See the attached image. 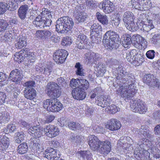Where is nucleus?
I'll use <instances>...</instances> for the list:
<instances>
[{
	"instance_id": "18",
	"label": "nucleus",
	"mask_w": 160,
	"mask_h": 160,
	"mask_svg": "<svg viewBox=\"0 0 160 160\" xmlns=\"http://www.w3.org/2000/svg\"><path fill=\"white\" fill-rule=\"evenodd\" d=\"M59 130L56 126L51 125L46 126L44 128V132L48 137L52 138L56 137L59 134Z\"/></svg>"
},
{
	"instance_id": "48",
	"label": "nucleus",
	"mask_w": 160,
	"mask_h": 160,
	"mask_svg": "<svg viewBox=\"0 0 160 160\" xmlns=\"http://www.w3.org/2000/svg\"><path fill=\"white\" fill-rule=\"evenodd\" d=\"M78 153L83 158H88L89 156H91V154L90 153L89 151H80L78 152Z\"/></svg>"
},
{
	"instance_id": "52",
	"label": "nucleus",
	"mask_w": 160,
	"mask_h": 160,
	"mask_svg": "<svg viewBox=\"0 0 160 160\" xmlns=\"http://www.w3.org/2000/svg\"><path fill=\"white\" fill-rule=\"evenodd\" d=\"M8 76L5 73L0 72V82H2V85H4L6 83Z\"/></svg>"
},
{
	"instance_id": "3",
	"label": "nucleus",
	"mask_w": 160,
	"mask_h": 160,
	"mask_svg": "<svg viewBox=\"0 0 160 160\" xmlns=\"http://www.w3.org/2000/svg\"><path fill=\"white\" fill-rule=\"evenodd\" d=\"M102 42L110 50L117 49L121 42L118 34L112 30L107 31L103 35Z\"/></svg>"
},
{
	"instance_id": "50",
	"label": "nucleus",
	"mask_w": 160,
	"mask_h": 160,
	"mask_svg": "<svg viewBox=\"0 0 160 160\" xmlns=\"http://www.w3.org/2000/svg\"><path fill=\"white\" fill-rule=\"evenodd\" d=\"M9 8L4 3L0 2V15L4 14L7 10H9Z\"/></svg>"
},
{
	"instance_id": "28",
	"label": "nucleus",
	"mask_w": 160,
	"mask_h": 160,
	"mask_svg": "<svg viewBox=\"0 0 160 160\" xmlns=\"http://www.w3.org/2000/svg\"><path fill=\"white\" fill-rule=\"evenodd\" d=\"M28 50V48H24L19 52H16L14 55V60L18 62V63H21L25 59V57L24 56V52H27Z\"/></svg>"
},
{
	"instance_id": "38",
	"label": "nucleus",
	"mask_w": 160,
	"mask_h": 160,
	"mask_svg": "<svg viewBox=\"0 0 160 160\" xmlns=\"http://www.w3.org/2000/svg\"><path fill=\"white\" fill-rule=\"evenodd\" d=\"M9 28V24L6 20L0 19V32L8 30Z\"/></svg>"
},
{
	"instance_id": "37",
	"label": "nucleus",
	"mask_w": 160,
	"mask_h": 160,
	"mask_svg": "<svg viewBox=\"0 0 160 160\" xmlns=\"http://www.w3.org/2000/svg\"><path fill=\"white\" fill-rule=\"evenodd\" d=\"M75 67L77 68L76 74L80 76H84V69H83L82 66L79 62H77L75 66Z\"/></svg>"
},
{
	"instance_id": "2",
	"label": "nucleus",
	"mask_w": 160,
	"mask_h": 160,
	"mask_svg": "<svg viewBox=\"0 0 160 160\" xmlns=\"http://www.w3.org/2000/svg\"><path fill=\"white\" fill-rule=\"evenodd\" d=\"M28 131L31 134H34V137L31 138L29 141L30 148L33 150L43 149L40 143V138L43 132H44V128L38 126H34L31 127Z\"/></svg>"
},
{
	"instance_id": "51",
	"label": "nucleus",
	"mask_w": 160,
	"mask_h": 160,
	"mask_svg": "<svg viewBox=\"0 0 160 160\" xmlns=\"http://www.w3.org/2000/svg\"><path fill=\"white\" fill-rule=\"evenodd\" d=\"M49 151H45L46 152H49L50 156L51 158H52L55 159L56 158H59L60 157V155L59 151H51V152H48Z\"/></svg>"
},
{
	"instance_id": "19",
	"label": "nucleus",
	"mask_w": 160,
	"mask_h": 160,
	"mask_svg": "<svg viewBox=\"0 0 160 160\" xmlns=\"http://www.w3.org/2000/svg\"><path fill=\"white\" fill-rule=\"evenodd\" d=\"M98 6L100 9H103V12L106 13H111L114 9L113 3L109 0L102 2Z\"/></svg>"
},
{
	"instance_id": "27",
	"label": "nucleus",
	"mask_w": 160,
	"mask_h": 160,
	"mask_svg": "<svg viewBox=\"0 0 160 160\" xmlns=\"http://www.w3.org/2000/svg\"><path fill=\"white\" fill-rule=\"evenodd\" d=\"M25 98L30 100H33L36 97V91L34 88H25L24 91Z\"/></svg>"
},
{
	"instance_id": "55",
	"label": "nucleus",
	"mask_w": 160,
	"mask_h": 160,
	"mask_svg": "<svg viewBox=\"0 0 160 160\" xmlns=\"http://www.w3.org/2000/svg\"><path fill=\"white\" fill-rule=\"evenodd\" d=\"M17 129V126L15 124L13 123L8 125L7 126V130L10 132H15Z\"/></svg>"
},
{
	"instance_id": "33",
	"label": "nucleus",
	"mask_w": 160,
	"mask_h": 160,
	"mask_svg": "<svg viewBox=\"0 0 160 160\" xmlns=\"http://www.w3.org/2000/svg\"><path fill=\"white\" fill-rule=\"evenodd\" d=\"M99 146L98 149L100 150H111V145L110 142L108 140L104 142H100Z\"/></svg>"
},
{
	"instance_id": "1",
	"label": "nucleus",
	"mask_w": 160,
	"mask_h": 160,
	"mask_svg": "<svg viewBox=\"0 0 160 160\" xmlns=\"http://www.w3.org/2000/svg\"><path fill=\"white\" fill-rule=\"evenodd\" d=\"M120 66L116 68L118 75L117 78L120 80V83H123L122 87L124 88L121 90V96L127 101L132 99L137 92V83L133 75L124 72Z\"/></svg>"
},
{
	"instance_id": "16",
	"label": "nucleus",
	"mask_w": 160,
	"mask_h": 160,
	"mask_svg": "<svg viewBox=\"0 0 160 160\" xmlns=\"http://www.w3.org/2000/svg\"><path fill=\"white\" fill-rule=\"evenodd\" d=\"M23 76L22 71L20 69L16 68L10 73L9 78L17 84H19Z\"/></svg>"
},
{
	"instance_id": "29",
	"label": "nucleus",
	"mask_w": 160,
	"mask_h": 160,
	"mask_svg": "<svg viewBox=\"0 0 160 160\" xmlns=\"http://www.w3.org/2000/svg\"><path fill=\"white\" fill-rule=\"evenodd\" d=\"M91 35H92L94 32L96 33V36L98 34H102V26L98 23H95L91 26L90 27Z\"/></svg>"
},
{
	"instance_id": "46",
	"label": "nucleus",
	"mask_w": 160,
	"mask_h": 160,
	"mask_svg": "<svg viewBox=\"0 0 160 160\" xmlns=\"http://www.w3.org/2000/svg\"><path fill=\"white\" fill-rule=\"evenodd\" d=\"M29 50L28 48L27 52H24L25 59H28L30 60V62H33V61H31V60H34L35 58L33 52H29Z\"/></svg>"
},
{
	"instance_id": "61",
	"label": "nucleus",
	"mask_w": 160,
	"mask_h": 160,
	"mask_svg": "<svg viewBox=\"0 0 160 160\" xmlns=\"http://www.w3.org/2000/svg\"><path fill=\"white\" fill-rule=\"evenodd\" d=\"M6 97V95L4 92H0V102L2 104L5 103Z\"/></svg>"
},
{
	"instance_id": "36",
	"label": "nucleus",
	"mask_w": 160,
	"mask_h": 160,
	"mask_svg": "<svg viewBox=\"0 0 160 160\" xmlns=\"http://www.w3.org/2000/svg\"><path fill=\"white\" fill-rule=\"evenodd\" d=\"M26 39L22 36H21L19 38L18 41L15 45L16 48H21L27 45Z\"/></svg>"
},
{
	"instance_id": "49",
	"label": "nucleus",
	"mask_w": 160,
	"mask_h": 160,
	"mask_svg": "<svg viewBox=\"0 0 160 160\" xmlns=\"http://www.w3.org/2000/svg\"><path fill=\"white\" fill-rule=\"evenodd\" d=\"M108 108L112 114L115 113L120 110L119 108L116 105L114 104L108 106Z\"/></svg>"
},
{
	"instance_id": "10",
	"label": "nucleus",
	"mask_w": 160,
	"mask_h": 160,
	"mask_svg": "<svg viewBox=\"0 0 160 160\" xmlns=\"http://www.w3.org/2000/svg\"><path fill=\"white\" fill-rule=\"evenodd\" d=\"M133 8L140 10L145 11L151 6L150 0H131Z\"/></svg>"
},
{
	"instance_id": "26",
	"label": "nucleus",
	"mask_w": 160,
	"mask_h": 160,
	"mask_svg": "<svg viewBox=\"0 0 160 160\" xmlns=\"http://www.w3.org/2000/svg\"><path fill=\"white\" fill-rule=\"evenodd\" d=\"M28 9V5L26 4L21 6L18 9V14L22 21L26 18Z\"/></svg>"
},
{
	"instance_id": "35",
	"label": "nucleus",
	"mask_w": 160,
	"mask_h": 160,
	"mask_svg": "<svg viewBox=\"0 0 160 160\" xmlns=\"http://www.w3.org/2000/svg\"><path fill=\"white\" fill-rule=\"evenodd\" d=\"M25 135L23 132H17L15 134V142L20 143L24 140Z\"/></svg>"
},
{
	"instance_id": "44",
	"label": "nucleus",
	"mask_w": 160,
	"mask_h": 160,
	"mask_svg": "<svg viewBox=\"0 0 160 160\" xmlns=\"http://www.w3.org/2000/svg\"><path fill=\"white\" fill-rule=\"evenodd\" d=\"M132 44V37L129 35H126L124 37L123 41H122V44L125 47V45H130Z\"/></svg>"
},
{
	"instance_id": "24",
	"label": "nucleus",
	"mask_w": 160,
	"mask_h": 160,
	"mask_svg": "<svg viewBox=\"0 0 160 160\" xmlns=\"http://www.w3.org/2000/svg\"><path fill=\"white\" fill-rule=\"evenodd\" d=\"M135 157L139 160H150V153L148 151H134Z\"/></svg>"
},
{
	"instance_id": "30",
	"label": "nucleus",
	"mask_w": 160,
	"mask_h": 160,
	"mask_svg": "<svg viewBox=\"0 0 160 160\" xmlns=\"http://www.w3.org/2000/svg\"><path fill=\"white\" fill-rule=\"evenodd\" d=\"M36 11L37 14L38 15V16H40L41 18L43 17H45V19L46 20L49 19V20H51L52 16L51 12L47 8H43L42 9L41 12H40L39 10L38 9L36 10Z\"/></svg>"
},
{
	"instance_id": "57",
	"label": "nucleus",
	"mask_w": 160,
	"mask_h": 160,
	"mask_svg": "<svg viewBox=\"0 0 160 160\" xmlns=\"http://www.w3.org/2000/svg\"><path fill=\"white\" fill-rule=\"evenodd\" d=\"M86 36L83 34H81L78 35L77 37L78 41L82 42H86L87 41Z\"/></svg>"
},
{
	"instance_id": "25",
	"label": "nucleus",
	"mask_w": 160,
	"mask_h": 160,
	"mask_svg": "<svg viewBox=\"0 0 160 160\" xmlns=\"http://www.w3.org/2000/svg\"><path fill=\"white\" fill-rule=\"evenodd\" d=\"M121 126V125L120 122L115 118L111 119L109 123L106 125V128L112 131L119 129Z\"/></svg>"
},
{
	"instance_id": "21",
	"label": "nucleus",
	"mask_w": 160,
	"mask_h": 160,
	"mask_svg": "<svg viewBox=\"0 0 160 160\" xmlns=\"http://www.w3.org/2000/svg\"><path fill=\"white\" fill-rule=\"evenodd\" d=\"M72 94L74 98L79 100L84 99L86 95L85 90L80 87L74 88L72 91Z\"/></svg>"
},
{
	"instance_id": "17",
	"label": "nucleus",
	"mask_w": 160,
	"mask_h": 160,
	"mask_svg": "<svg viewBox=\"0 0 160 160\" xmlns=\"http://www.w3.org/2000/svg\"><path fill=\"white\" fill-rule=\"evenodd\" d=\"M52 22L51 20L45 19V17L38 16L32 22L33 24L37 27L40 28H44L47 26H49L51 25Z\"/></svg>"
},
{
	"instance_id": "11",
	"label": "nucleus",
	"mask_w": 160,
	"mask_h": 160,
	"mask_svg": "<svg viewBox=\"0 0 160 160\" xmlns=\"http://www.w3.org/2000/svg\"><path fill=\"white\" fill-rule=\"evenodd\" d=\"M147 42L140 35L135 34L132 37V44L136 48L139 49L146 47Z\"/></svg>"
},
{
	"instance_id": "4",
	"label": "nucleus",
	"mask_w": 160,
	"mask_h": 160,
	"mask_svg": "<svg viewBox=\"0 0 160 160\" xmlns=\"http://www.w3.org/2000/svg\"><path fill=\"white\" fill-rule=\"evenodd\" d=\"M74 22L72 19L65 16L58 19L56 22V31L61 33H67L72 28Z\"/></svg>"
},
{
	"instance_id": "63",
	"label": "nucleus",
	"mask_w": 160,
	"mask_h": 160,
	"mask_svg": "<svg viewBox=\"0 0 160 160\" xmlns=\"http://www.w3.org/2000/svg\"><path fill=\"white\" fill-rule=\"evenodd\" d=\"M120 18H119V17L118 18L116 17V18H115L111 20V22L112 24H114L115 26H118L120 23Z\"/></svg>"
},
{
	"instance_id": "40",
	"label": "nucleus",
	"mask_w": 160,
	"mask_h": 160,
	"mask_svg": "<svg viewBox=\"0 0 160 160\" xmlns=\"http://www.w3.org/2000/svg\"><path fill=\"white\" fill-rule=\"evenodd\" d=\"M3 2L9 8V11H13L16 9V7L13 0H5L4 2Z\"/></svg>"
},
{
	"instance_id": "64",
	"label": "nucleus",
	"mask_w": 160,
	"mask_h": 160,
	"mask_svg": "<svg viewBox=\"0 0 160 160\" xmlns=\"http://www.w3.org/2000/svg\"><path fill=\"white\" fill-rule=\"evenodd\" d=\"M76 43L78 48L81 49L85 48V45L86 44V42H82L77 41Z\"/></svg>"
},
{
	"instance_id": "8",
	"label": "nucleus",
	"mask_w": 160,
	"mask_h": 160,
	"mask_svg": "<svg viewBox=\"0 0 160 160\" xmlns=\"http://www.w3.org/2000/svg\"><path fill=\"white\" fill-rule=\"evenodd\" d=\"M124 24L127 29L132 32L137 30V27L134 22L133 15L130 11H127L123 15Z\"/></svg>"
},
{
	"instance_id": "32",
	"label": "nucleus",
	"mask_w": 160,
	"mask_h": 160,
	"mask_svg": "<svg viewBox=\"0 0 160 160\" xmlns=\"http://www.w3.org/2000/svg\"><path fill=\"white\" fill-rule=\"evenodd\" d=\"M52 31L48 30H38L37 32V34L42 40H45L48 39L52 35Z\"/></svg>"
},
{
	"instance_id": "14",
	"label": "nucleus",
	"mask_w": 160,
	"mask_h": 160,
	"mask_svg": "<svg viewBox=\"0 0 160 160\" xmlns=\"http://www.w3.org/2000/svg\"><path fill=\"white\" fill-rule=\"evenodd\" d=\"M68 55V52L64 49L59 50L54 53V60L58 64L64 62Z\"/></svg>"
},
{
	"instance_id": "23",
	"label": "nucleus",
	"mask_w": 160,
	"mask_h": 160,
	"mask_svg": "<svg viewBox=\"0 0 160 160\" xmlns=\"http://www.w3.org/2000/svg\"><path fill=\"white\" fill-rule=\"evenodd\" d=\"M88 143L91 149L98 150L100 141L97 137L94 135H91L89 136Z\"/></svg>"
},
{
	"instance_id": "60",
	"label": "nucleus",
	"mask_w": 160,
	"mask_h": 160,
	"mask_svg": "<svg viewBox=\"0 0 160 160\" xmlns=\"http://www.w3.org/2000/svg\"><path fill=\"white\" fill-rule=\"evenodd\" d=\"M103 104V108L106 107L108 104H110L112 100L108 98L105 99H103L102 100Z\"/></svg>"
},
{
	"instance_id": "43",
	"label": "nucleus",
	"mask_w": 160,
	"mask_h": 160,
	"mask_svg": "<svg viewBox=\"0 0 160 160\" xmlns=\"http://www.w3.org/2000/svg\"><path fill=\"white\" fill-rule=\"evenodd\" d=\"M68 126L69 128L72 130H78L81 127L80 124L79 123L72 122H68Z\"/></svg>"
},
{
	"instance_id": "54",
	"label": "nucleus",
	"mask_w": 160,
	"mask_h": 160,
	"mask_svg": "<svg viewBox=\"0 0 160 160\" xmlns=\"http://www.w3.org/2000/svg\"><path fill=\"white\" fill-rule=\"evenodd\" d=\"M35 85V82L31 80L26 82L24 83L23 86L26 87V88H33L32 87H34Z\"/></svg>"
},
{
	"instance_id": "62",
	"label": "nucleus",
	"mask_w": 160,
	"mask_h": 160,
	"mask_svg": "<svg viewBox=\"0 0 160 160\" xmlns=\"http://www.w3.org/2000/svg\"><path fill=\"white\" fill-rule=\"evenodd\" d=\"M95 131L97 133H104L105 132V129L101 126H97L95 129Z\"/></svg>"
},
{
	"instance_id": "53",
	"label": "nucleus",
	"mask_w": 160,
	"mask_h": 160,
	"mask_svg": "<svg viewBox=\"0 0 160 160\" xmlns=\"http://www.w3.org/2000/svg\"><path fill=\"white\" fill-rule=\"evenodd\" d=\"M155 53L154 50H150L147 52L146 55L148 59H152L155 57Z\"/></svg>"
},
{
	"instance_id": "41",
	"label": "nucleus",
	"mask_w": 160,
	"mask_h": 160,
	"mask_svg": "<svg viewBox=\"0 0 160 160\" xmlns=\"http://www.w3.org/2000/svg\"><path fill=\"white\" fill-rule=\"evenodd\" d=\"M81 79H72L70 81V86L73 88L80 87Z\"/></svg>"
},
{
	"instance_id": "22",
	"label": "nucleus",
	"mask_w": 160,
	"mask_h": 160,
	"mask_svg": "<svg viewBox=\"0 0 160 160\" xmlns=\"http://www.w3.org/2000/svg\"><path fill=\"white\" fill-rule=\"evenodd\" d=\"M79 8L77 7L75 8L74 11V15L75 17L76 22L78 23H82L84 22L88 18V16L86 13L82 12L78 10V8Z\"/></svg>"
},
{
	"instance_id": "13",
	"label": "nucleus",
	"mask_w": 160,
	"mask_h": 160,
	"mask_svg": "<svg viewBox=\"0 0 160 160\" xmlns=\"http://www.w3.org/2000/svg\"><path fill=\"white\" fill-rule=\"evenodd\" d=\"M142 79L144 83L149 87H154L159 85L158 79L152 74H145L142 77Z\"/></svg>"
},
{
	"instance_id": "58",
	"label": "nucleus",
	"mask_w": 160,
	"mask_h": 160,
	"mask_svg": "<svg viewBox=\"0 0 160 160\" xmlns=\"http://www.w3.org/2000/svg\"><path fill=\"white\" fill-rule=\"evenodd\" d=\"M84 141V137L81 136H77L76 137L75 142L78 143H83Z\"/></svg>"
},
{
	"instance_id": "45",
	"label": "nucleus",
	"mask_w": 160,
	"mask_h": 160,
	"mask_svg": "<svg viewBox=\"0 0 160 160\" xmlns=\"http://www.w3.org/2000/svg\"><path fill=\"white\" fill-rule=\"evenodd\" d=\"M72 43L71 38L70 37H65L63 38L61 44L64 46H69Z\"/></svg>"
},
{
	"instance_id": "47",
	"label": "nucleus",
	"mask_w": 160,
	"mask_h": 160,
	"mask_svg": "<svg viewBox=\"0 0 160 160\" xmlns=\"http://www.w3.org/2000/svg\"><path fill=\"white\" fill-rule=\"evenodd\" d=\"M89 83L88 81L84 79H81L80 87L83 90H87L89 87Z\"/></svg>"
},
{
	"instance_id": "12",
	"label": "nucleus",
	"mask_w": 160,
	"mask_h": 160,
	"mask_svg": "<svg viewBox=\"0 0 160 160\" xmlns=\"http://www.w3.org/2000/svg\"><path fill=\"white\" fill-rule=\"evenodd\" d=\"M84 56L86 62L88 64L95 63L102 58L101 55L90 50L85 53Z\"/></svg>"
},
{
	"instance_id": "34",
	"label": "nucleus",
	"mask_w": 160,
	"mask_h": 160,
	"mask_svg": "<svg viewBox=\"0 0 160 160\" xmlns=\"http://www.w3.org/2000/svg\"><path fill=\"white\" fill-rule=\"evenodd\" d=\"M10 116L6 112H4L0 113V122L4 123H8L10 120Z\"/></svg>"
},
{
	"instance_id": "59",
	"label": "nucleus",
	"mask_w": 160,
	"mask_h": 160,
	"mask_svg": "<svg viewBox=\"0 0 160 160\" xmlns=\"http://www.w3.org/2000/svg\"><path fill=\"white\" fill-rule=\"evenodd\" d=\"M99 37H97V38L96 37L95 34H94V35L93 34H92V35H91L92 41L93 42L98 43L101 41V36L100 35V34H99Z\"/></svg>"
},
{
	"instance_id": "9",
	"label": "nucleus",
	"mask_w": 160,
	"mask_h": 160,
	"mask_svg": "<svg viewBox=\"0 0 160 160\" xmlns=\"http://www.w3.org/2000/svg\"><path fill=\"white\" fill-rule=\"evenodd\" d=\"M130 102L131 109L133 112L143 114L147 110V107L143 104V102L140 99L134 100L132 99L130 101Z\"/></svg>"
},
{
	"instance_id": "5",
	"label": "nucleus",
	"mask_w": 160,
	"mask_h": 160,
	"mask_svg": "<svg viewBox=\"0 0 160 160\" xmlns=\"http://www.w3.org/2000/svg\"><path fill=\"white\" fill-rule=\"evenodd\" d=\"M44 108L49 111L58 112L62 109V104L56 98L47 99L43 102Z\"/></svg>"
},
{
	"instance_id": "7",
	"label": "nucleus",
	"mask_w": 160,
	"mask_h": 160,
	"mask_svg": "<svg viewBox=\"0 0 160 160\" xmlns=\"http://www.w3.org/2000/svg\"><path fill=\"white\" fill-rule=\"evenodd\" d=\"M47 94L51 98H56L59 97L61 93L60 86L54 82L48 83L46 86Z\"/></svg>"
},
{
	"instance_id": "42",
	"label": "nucleus",
	"mask_w": 160,
	"mask_h": 160,
	"mask_svg": "<svg viewBox=\"0 0 160 160\" xmlns=\"http://www.w3.org/2000/svg\"><path fill=\"white\" fill-rule=\"evenodd\" d=\"M0 144L4 146L5 148L8 147L9 144V140L8 138L5 137L3 135H0Z\"/></svg>"
},
{
	"instance_id": "56",
	"label": "nucleus",
	"mask_w": 160,
	"mask_h": 160,
	"mask_svg": "<svg viewBox=\"0 0 160 160\" xmlns=\"http://www.w3.org/2000/svg\"><path fill=\"white\" fill-rule=\"evenodd\" d=\"M19 22L18 19L17 18H11L8 21L9 25L12 26L14 25L18 24Z\"/></svg>"
},
{
	"instance_id": "15",
	"label": "nucleus",
	"mask_w": 160,
	"mask_h": 160,
	"mask_svg": "<svg viewBox=\"0 0 160 160\" xmlns=\"http://www.w3.org/2000/svg\"><path fill=\"white\" fill-rule=\"evenodd\" d=\"M149 132V131L146 129L141 130V133L143 136V138L142 139H141L140 141L138 142V144L139 146L138 147V149H140V147L142 150H146L145 147L147 145V142H148V140L149 139L151 140L150 139L151 135Z\"/></svg>"
},
{
	"instance_id": "6",
	"label": "nucleus",
	"mask_w": 160,
	"mask_h": 160,
	"mask_svg": "<svg viewBox=\"0 0 160 160\" xmlns=\"http://www.w3.org/2000/svg\"><path fill=\"white\" fill-rule=\"evenodd\" d=\"M124 58H126L128 62L132 63L134 61L139 64H142L144 60V58L138 50L133 49L130 51H128L123 54Z\"/></svg>"
},
{
	"instance_id": "31",
	"label": "nucleus",
	"mask_w": 160,
	"mask_h": 160,
	"mask_svg": "<svg viewBox=\"0 0 160 160\" xmlns=\"http://www.w3.org/2000/svg\"><path fill=\"white\" fill-rule=\"evenodd\" d=\"M97 20L103 25H107L108 23V17L105 15L102 14L99 12H97L95 15Z\"/></svg>"
},
{
	"instance_id": "20",
	"label": "nucleus",
	"mask_w": 160,
	"mask_h": 160,
	"mask_svg": "<svg viewBox=\"0 0 160 160\" xmlns=\"http://www.w3.org/2000/svg\"><path fill=\"white\" fill-rule=\"evenodd\" d=\"M35 69L45 75L48 76L50 75L52 72V68L49 65L43 66L41 63H38L35 66Z\"/></svg>"
},
{
	"instance_id": "39",
	"label": "nucleus",
	"mask_w": 160,
	"mask_h": 160,
	"mask_svg": "<svg viewBox=\"0 0 160 160\" xmlns=\"http://www.w3.org/2000/svg\"><path fill=\"white\" fill-rule=\"evenodd\" d=\"M97 74L99 76H102L106 72V67L104 65L100 63L97 66Z\"/></svg>"
}]
</instances>
